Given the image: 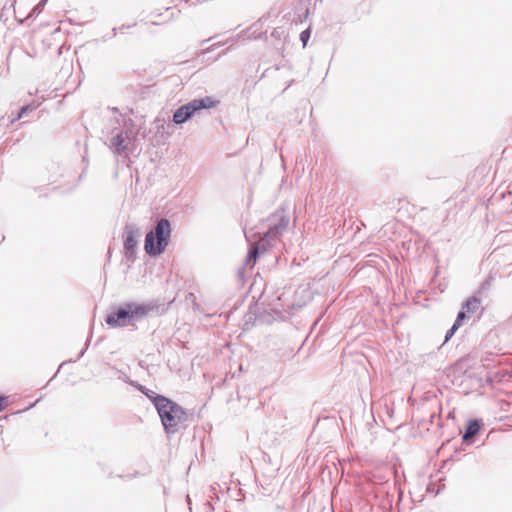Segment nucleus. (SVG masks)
Wrapping results in <instances>:
<instances>
[{"instance_id": "1", "label": "nucleus", "mask_w": 512, "mask_h": 512, "mask_svg": "<svg viewBox=\"0 0 512 512\" xmlns=\"http://www.w3.org/2000/svg\"><path fill=\"white\" fill-rule=\"evenodd\" d=\"M156 410L167 433L176 432L178 426L188 418L181 406L166 397L157 399Z\"/></svg>"}, {"instance_id": "2", "label": "nucleus", "mask_w": 512, "mask_h": 512, "mask_svg": "<svg viewBox=\"0 0 512 512\" xmlns=\"http://www.w3.org/2000/svg\"><path fill=\"white\" fill-rule=\"evenodd\" d=\"M149 310L150 308L146 305L127 303L110 313L106 318V323L111 327L127 326L144 318Z\"/></svg>"}, {"instance_id": "3", "label": "nucleus", "mask_w": 512, "mask_h": 512, "mask_svg": "<svg viewBox=\"0 0 512 512\" xmlns=\"http://www.w3.org/2000/svg\"><path fill=\"white\" fill-rule=\"evenodd\" d=\"M171 237V225L167 219L158 221L155 229L147 233L145 238V251L151 256H157L164 252Z\"/></svg>"}, {"instance_id": "4", "label": "nucleus", "mask_w": 512, "mask_h": 512, "mask_svg": "<svg viewBox=\"0 0 512 512\" xmlns=\"http://www.w3.org/2000/svg\"><path fill=\"white\" fill-rule=\"evenodd\" d=\"M218 104L219 101L210 96L202 99H194L175 111L173 114V121L176 124H182L187 121L195 112L202 109L214 108Z\"/></svg>"}, {"instance_id": "5", "label": "nucleus", "mask_w": 512, "mask_h": 512, "mask_svg": "<svg viewBox=\"0 0 512 512\" xmlns=\"http://www.w3.org/2000/svg\"><path fill=\"white\" fill-rule=\"evenodd\" d=\"M465 318H466V312L463 310L460 311L457 315V318H456L453 326L446 333L445 342L449 341L450 338L454 335V333L462 326Z\"/></svg>"}, {"instance_id": "6", "label": "nucleus", "mask_w": 512, "mask_h": 512, "mask_svg": "<svg viewBox=\"0 0 512 512\" xmlns=\"http://www.w3.org/2000/svg\"><path fill=\"white\" fill-rule=\"evenodd\" d=\"M481 301L477 297H470L468 298L465 303L463 304V311L466 312V314H473L480 308Z\"/></svg>"}, {"instance_id": "7", "label": "nucleus", "mask_w": 512, "mask_h": 512, "mask_svg": "<svg viewBox=\"0 0 512 512\" xmlns=\"http://www.w3.org/2000/svg\"><path fill=\"white\" fill-rule=\"evenodd\" d=\"M480 430V423L477 420H469L466 426V431L463 435V440L466 441L474 437Z\"/></svg>"}, {"instance_id": "8", "label": "nucleus", "mask_w": 512, "mask_h": 512, "mask_svg": "<svg viewBox=\"0 0 512 512\" xmlns=\"http://www.w3.org/2000/svg\"><path fill=\"white\" fill-rule=\"evenodd\" d=\"M137 246V240L133 232L128 233L124 247L127 251H130L131 253L134 251L135 247Z\"/></svg>"}, {"instance_id": "9", "label": "nucleus", "mask_w": 512, "mask_h": 512, "mask_svg": "<svg viewBox=\"0 0 512 512\" xmlns=\"http://www.w3.org/2000/svg\"><path fill=\"white\" fill-rule=\"evenodd\" d=\"M123 142L124 138L121 134H117L112 138L111 144L115 148L116 152L120 153L124 150Z\"/></svg>"}, {"instance_id": "10", "label": "nucleus", "mask_w": 512, "mask_h": 512, "mask_svg": "<svg viewBox=\"0 0 512 512\" xmlns=\"http://www.w3.org/2000/svg\"><path fill=\"white\" fill-rule=\"evenodd\" d=\"M154 404L156 407L157 399H161L163 396L157 395L154 391L147 388L141 387L140 389Z\"/></svg>"}, {"instance_id": "11", "label": "nucleus", "mask_w": 512, "mask_h": 512, "mask_svg": "<svg viewBox=\"0 0 512 512\" xmlns=\"http://www.w3.org/2000/svg\"><path fill=\"white\" fill-rule=\"evenodd\" d=\"M310 33L311 32H310L309 28L301 32L300 39H301V41L303 43V46H306V44H307V42H308V40L310 38Z\"/></svg>"}, {"instance_id": "12", "label": "nucleus", "mask_w": 512, "mask_h": 512, "mask_svg": "<svg viewBox=\"0 0 512 512\" xmlns=\"http://www.w3.org/2000/svg\"><path fill=\"white\" fill-rule=\"evenodd\" d=\"M30 110V106H24L21 108V110L19 111V113L17 114V116L12 120V121H17L19 119H21L23 117V115L28 111Z\"/></svg>"}, {"instance_id": "13", "label": "nucleus", "mask_w": 512, "mask_h": 512, "mask_svg": "<svg viewBox=\"0 0 512 512\" xmlns=\"http://www.w3.org/2000/svg\"><path fill=\"white\" fill-rule=\"evenodd\" d=\"M257 254H258V248H257V247H253V248L250 250V252H249V257H250V258H254V259H256Z\"/></svg>"}, {"instance_id": "14", "label": "nucleus", "mask_w": 512, "mask_h": 512, "mask_svg": "<svg viewBox=\"0 0 512 512\" xmlns=\"http://www.w3.org/2000/svg\"><path fill=\"white\" fill-rule=\"evenodd\" d=\"M4 409V403L3 400L0 399V412Z\"/></svg>"}]
</instances>
